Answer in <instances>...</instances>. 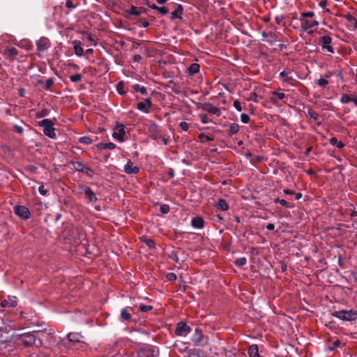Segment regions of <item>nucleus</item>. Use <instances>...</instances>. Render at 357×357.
<instances>
[{"label": "nucleus", "mask_w": 357, "mask_h": 357, "mask_svg": "<svg viewBox=\"0 0 357 357\" xmlns=\"http://www.w3.org/2000/svg\"><path fill=\"white\" fill-rule=\"evenodd\" d=\"M266 229L268 230L272 231L275 229V225L272 223H269L266 225Z\"/></svg>", "instance_id": "62"}, {"label": "nucleus", "mask_w": 357, "mask_h": 357, "mask_svg": "<svg viewBox=\"0 0 357 357\" xmlns=\"http://www.w3.org/2000/svg\"><path fill=\"white\" fill-rule=\"evenodd\" d=\"M152 106V102L150 98H146L144 101L139 102L137 105V109L143 113L148 114Z\"/></svg>", "instance_id": "9"}, {"label": "nucleus", "mask_w": 357, "mask_h": 357, "mask_svg": "<svg viewBox=\"0 0 357 357\" xmlns=\"http://www.w3.org/2000/svg\"><path fill=\"white\" fill-rule=\"evenodd\" d=\"M15 213L23 220H28L31 213L29 208L24 206H16L14 207Z\"/></svg>", "instance_id": "6"}, {"label": "nucleus", "mask_w": 357, "mask_h": 357, "mask_svg": "<svg viewBox=\"0 0 357 357\" xmlns=\"http://www.w3.org/2000/svg\"><path fill=\"white\" fill-rule=\"evenodd\" d=\"M201 108L203 110H204L211 114H215L216 116H220V114L219 109L218 107L213 106L211 103L205 102L202 105Z\"/></svg>", "instance_id": "15"}, {"label": "nucleus", "mask_w": 357, "mask_h": 357, "mask_svg": "<svg viewBox=\"0 0 357 357\" xmlns=\"http://www.w3.org/2000/svg\"><path fill=\"white\" fill-rule=\"evenodd\" d=\"M66 6L67 8H74V5H73V2L70 0H68L66 2Z\"/></svg>", "instance_id": "61"}, {"label": "nucleus", "mask_w": 357, "mask_h": 357, "mask_svg": "<svg viewBox=\"0 0 357 357\" xmlns=\"http://www.w3.org/2000/svg\"><path fill=\"white\" fill-rule=\"evenodd\" d=\"M275 203H279L282 206L286 207V208H289V204L287 203V202L284 199H280L279 198H277L275 199L274 201Z\"/></svg>", "instance_id": "44"}, {"label": "nucleus", "mask_w": 357, "mask_h": 357, "mask_svg": "<svg viewBox=\"0 0 357 357\" xmlns=\"http://www.w3.org/2000/svg\"><path fill=\"white\" fill-rule=\"evenodd\" d=\"M191 332V328L187 325L185 322L180 321L177 323L175 334L178 336L185 337L188 334Z\"/></svg>", "instance_id": "5"}, {"label": "nucleus", "mask_w": 357, "mask_h": 357, "mask_svg": "<svg viewBox=\"0 0 357 357\" xmlns=\"http://www.w3.org/2000/svg\"><path fill=\"white\" fill-rule=\"evenodd\" d=\"M166 277L170 281H174L177 278L176 275L174 273H168Z\"/></svg>", "instance_id": "49"}, {"label": "nucleus", "mask_w": 357, "mask_h": 357, "mask_svg": "<svg viewBox=\"0 0 357 357\" xmlns=\"http://www.w3.org/2000/svg\"><path fill=\"white\" fill-rule=\"evenodd\" d=\"M38 191H39L40 194L42 195H46V194H47V190L45 188V186H44L43 184H41L39 186Z\"/></svg>", "instance_id": "52"}, {"label": "nucleus", "mask_w": 357, "mask_h": 357, "mask_svg": "<svg viewBox=\"0 0 357 357\" xmlns=\"http://www.w3.org/2000/svg\"><path fill=\"white\" fill-rule=\"evenodd\" d=\"M20 338L22 344L26 347L33 345L36 340L35 335L32 333H24L21 335Z\"/></svg>", "instance_id": "10"}, {"label": "nucleus", "mask_w": 357, "mask_h": 357, "mask_svg": "<svg viewBox=\"0 0 357 357\" xmlns=\"http://www.w3.org/2000/svg\"><path fill=\"white\" fill-rule=\"evenodd\" d=\"M285 98V94L282 92L273 91L272 92L271 100L273 102H277L278 100H283Z\"/></svg>", "instance_id": "21"}, {"label": "nucleus", "mask_w": 357, "mask_h": 357, "mask_svg": "<svg viewBox=\"0 0 357 357\" xmlns=\"http://www.w3.org/2000/svg\"><path fill=\"white\" fill-rule=\"evenodd\" d=\"M234 107L238 111V112H241L242 111V107H241V102L236 100L234 102Z\"/></svg>", "instance_id": "48"}, {"label": "nucleus", "mask_w": 357, "mask_h": 357, "mask_svg": "<svg viewBox=\"0 0 357 357\" xmlns=\"http://www.w3.org/2000/svg\"><path fill=\"white\" fill-rule=\"evenodd\" d=\"M179 126L180 128L183 130V131H187L189 128V125L188 123L185 122V121H182L179 123Z\"/></svg>", "instance_id": "51"}, {"label": "nucleus", "mask_w": 357, "mask_h": 357, "mask_svg": "<svg viewBox=\"0 0 357 357\" xmlns=\"http://www.w3.org/2000/svg\"><path fill=\"white\" fill-rule=\"evenodd\" d=\"M72 165L73 168L78 172H82L86 174H90V173L91 172V169L89 167H86L82 162L73 161Z\"/></svg>", "instance_id": "11"}, {"label": "nucleus", "mask_w": 357, "mask_h": 357, "mask_svg": "<svg viewBox=\"0 0 357 357\" xmlns=\"http://www.w3.org/2000/svg\"><path fill=\"white\" fill-rule=\"evenodd\" d=\"M333 75V73L331 72V71H327L325 74H324V78L328 80V79L331 78Z\"/></svg>", "instance_id": "58"}, {"label": "nucleus", "mask_w": 357, "mask_h": 357, "mask_svg": "<svg viewBox=\"0 0 357 357\" xmlns=\"http://www.w3.org/2000/svg\"><path fill=\"white\" fill-rule=\"evenodd\" d=\"M200 66L197 63H192L188 68V72L190 75H194L199 71Z\"/></svg>", "instance_id": "24"}, {"label": "nucleus", "mask_w": 357, "mask_h": 357, "mask_svg": "<svg viewBox=\"0 0 357 357\" xmlns=\"http://www.w3.org/2000/svg\"><path fill=\"white\" fill-rule=\"evenodd\" d=\"M90 188L84 185H79L77 186V193L80 195H86L89 190Z\"/></svg>", "instance_id": "30"}, {"label": "nucleus", "mask_w": 357, "mask_h": 357, "mask_svg": "<svg viewBox=\"0 0 357 357\" xmlns=\"http://www.w3.org/2000/svg\"><path fill=\"white\" fill-rule=\"evenodd\" d=\"M46 114H47V113L45 112H41L40 113H38L36 116L38 118H41L43 116H45Z\"/></svg>", "instance_id": "64"}, {"label": "nucleus", "mask_w": 357, "mask_h": 357, "mask_svg": "<svg viewBox=\"0 0 357 357\" xmlns=\"http://www.w3.org/2000/svg\"><path fill=\"white\" fill-rule=\"evenodd\" d=\"M73 45L74 52L76 56L81 57L84 54V49L82 47V43L79 40H75L72 43Z\"/></svg>", "instance_id": "17"}, {"label": "nucleus", "mask_w": 357, "mask_h": 357, "mask_svg": "<svg viewBox=\"0 0 357 357\" xmlns=\"http://www.w3.org/2000/svg\"><path fill=\"white\" fill-rule=\"evenodd\" d=\"M218 208L222 211H227L228 209V205L225 199H220L217 204Z\"/></svg>", "instance_id": "29"}, {"label": "nucleus", "mask_w": 357, "mask_h": 357, "mask_svg": "<svg viewBox=\"0 0 357 357\" xmlns=\"http://www.w3.org/2000/svg\"><path fill=\"white\" fill-rule=\"evenodd\" d=\"M126 134L124 126L122 124L117 125L114 129V132L112 133V137L115 139L118 140L119 142H123L124 141V135Z\"/></svg>", "instance_id": "8"}, {"label": "nucleus", "mask_w": 357, "mask_h": 357, "mask_svg": "<svg viewBox=\"0 0 357 357\" xmlns=\"http://www.w3.org/2000/svg\"><path fill=\"white\" fill-rule=\"evenodd\" d=\"M236 355H237V354L233 353L232 351H229V352L225 353L226 357H233V356H236Z\"/></svg>", "instance_id": "63"}, {"label": "nucleus", "mask_w": 357, "mask_h": 357, "mask_svg": "<svg viewBox=\"0 0 357 357\" xmlns=\"http://www.w3.org/2000/svg\"><path fill=\"white\" fill-rule=\"evenodd\" d=\"M301 24V29L303 31H306L309 34L314 33L313 28L319 25V22L315 20H308L304 18H299Z\"/></svg>", "instance_id": "4"}, {"label": "nucleus", "mask_w": 357, "mask_h": 357, "mask_svg": "<svg viewBox=\"0 0 357 357\" xmlns=\"http://www.w3.org/2000/svg\"><path fill=\"white\" fill-rule=\"evenodd\" d=\"M192 226L196 229H202L204 227V220L200 216H197L192 220Z\"/></svg>", "instance_id": "20"}, {"label": "nucleus", "mask_w": 357, "mask_h": 357, "mask_svg": "<svg viewBox=\"0 0 357 357\" xmlns=\"http://www.w3.org/2000/svg\"><path fill=\"white\" fill-rule=\"evenodd\" d=\"M138 307L143 312H147L153 309L151 305H146L143 304H139Z\"/></svg>", "instance_id": "38"}, {"label": "nucleus", "mask_w": 357, "mask_h": 357, "mask_svg": "<svg viewBox=\"0 0 357 357\" xmlns=\"http://www.w3.org/2000/svg\"><path fill=\"white\" fill-rule=\"evenodd\" d=\"M160 211L163 214H167L169 211V206L167 204H163L160 206Z\"/></svg>", "instance_id": "45"}, {"label": "nucleus", "mask_w": 357, "mask_h": 357, "mask_svg": "<svg viewBox=\"0 0 357 357\" xmlns=\"http://www.w3.org/2000/svg\"><path fill=\"white\" fill-rule=\"evenodd\" d=\"M321 42L323 49H326L327 51L331 54L334 53L333 47L330 45V44L331 43V38L330 36H324L321 37Z\"/></svg>", "instance_id": "16"}, {"label": "nucleus", "mask_w": 357, "mask_h": 357, "mask_svg": "<svg viewBox=\"0 0 357 357\" xmlns=\"http://www.w3.org/2000/svg\"><path fill=\"white\" fill-rule=\"evenodd\" d=\"M160 14L162 15H166L168 13V10L165 7H159L157 10Z\"/></svg>", "instance_id": "54"}, {"label": "nucleus", "mask_w": 357, "mask_h": 357, "mask_svg": "<svg viewBox=\"0 0 357 357\" xmlns=\"http://www.w3.org/2000/svg\"><path fill=\"white\" fill-rule=\"evenodd\" d=\"M84 195L87 197L89 201L91 202H96L98 199L96 194L91 190V188L89 189L88 192Z\"/></svg>", "instance_id": "27"}, {"label": "nucleus", "mask_w": 357, "mask_h": 357, "mask_svg": "<svg viewBox=\"0 0 357 357\" xmlns=\"http://www.w3.org/2000/svg\"><path fill=\"white\" fill-rule=\"evenodd\" d=\"M70 342H79L83 340V336L79 333H70L67 335Z\"/></svg>", "instance_id": "19"}, {"label": "nucleus", "mask_w": 357, "mask_h": 357, "mask_svg": "<svg viewBox=\"0 0 357 357\" xmlns=\"http://www.w3.org/2000/svg\"><path fill=\"white\" fill-rule=\"evenodd\" d=\"M183 13V7L181 5H178L176 9L172 13L171 18H181V14Z\"/></svg>", "instance_id": "23"}, {"label": "nucleus", "mask_w": 357, "mask_h": 357, "mask_svg": "<svg viewBox=\"0 0 357 357\" xmlns=\"http://www.w3.org/2000/svg\"><path fill=\"white\" fill-rule=\"evenodd\" d=\"M341 102L346 104L351 101V98L347 94H343L340 100Z\"/></svg>", "instance_id": "43"}, {"label": "nucleus", "mask_w": 357, "mask_h": 357, "mask_svg": "<svg viewBox=\"0 0 357 357\" xmlns=\"http://www.w3.org/2000/svg\"><path fill=\"white\" fill-rule=\"evenodd\" d=\"M314 13L312 11L303 12L301 13L300 18L307 19L308 17H313Z\"/></svg>", "instance_id": "40"}, {"label": "nucleus", "mask_w": 357, "mask_h": 357, "mask_svg": "<svg viewBox=\"0 0 357 357\" xmlns=\"http://www.w3.org/2000/svg\"><path fill=\"white\" fill-rule=\"evenodd\" d=\"M121 318L122 320H130V314L128 312L127 308H123L121 312Z\"/></svg>", "instance_id": "31"}, {"label": "nucleus", "mask_w": 357, "mask_h": 357, "mask_svg": "<svg viewBox=\"0 0 357 357\" xmlns=\"http://www.w3.org/2000/svg\"><path fill=\"white\" fill-rule=\"evenodd\" d=\"M280 77L283 78L284 81H288L290 77H289V73L286 71H282L280 73Z\"/></svg>", "instance_id": "50"}, {"label": "nucleus", "mask_w": 357, "mask_h": 357, "mask_svg": "<svg viewBox=\"0 0 357 357\" xmlns=\"http://www.w3.org/2000/svg\"><path fill=\"white\" fill-rule=\"evenodd\" d=\"M335 317L344 321H354L357 319V312L354 310H341L335 312L333 314Z\"/></svg>", "instance_id": "3"}, {"label": "nucleus", "mask_w": 357, "mask_h": 357, "mask_svg": "<svg viewBox=\"0 0 357 357\" xmlns=\"http://www.w3.org/2000/svg\"><path fill=\"white\" fill-rule=\"evenodd\" d=\"M202 338H203V335H202V330L197 328L195 330L192 337L191 338L192 341L195 344H199L202 341Z\"/></svg>", "instance_id": "18"}, {"label": "nucleus", "mask_w": 357, "mask_h": 357, "mask_svg": "<svg viewBox=\"0 0 357 357\" xmlns=\"http://www.w3.org/2000/svg\"><path fill=\"white\" fill-rule=\"evenodd\" d=\"M239 125L237 123H231L229 126V135H235L239 131Z\"/></svg>", "instance_id": "25"}, {"label": "nucleus", "mask_w": 357, "mask_h": 357, "mask_svg": "<svg viewBox=\"0 0 357 357\" xmlns=\"http://www.w3.org/2000/svg\"><path fill=\"white\" fill-rule=\"evenodd\" d=\"M149 131L150 132L151 137L159 142V139L160 138V129L158 125L155 123H152L149 126Z\"/></svg>", "instance_id": "13"}, {"label": "nucleus", "mask_w": 357, "mask_h": 357, "mask_svg": "<svg viewBox=\"0 0 357 357\" xmlns=\"http://www.w3.org/2000/svg\"><path fill=\"white\" fill-rule=\"evenodd\" d=\"M199 117L202 123L206 124L213 122V121L208 119L206 114H201L199 115Z\"/></svg>", "instance_id": "36"}, {"label": "nucleus", "mask_w": 357, "mask_h": 357, "mask_svg": "<svg viewBox=\"0 0 357 357\" xmlns=\"http://www.w3.org/2000/svg\"><path fill=\"white\" fill-rule=\"evenodd\" d=\"M78 142L84 145H89L92 143V139L89 137H81L78 139Z\"/></svg>", "instance_id": "32"}, {"label": "nucleus", "mask_w": 357, "mask_h": 357, "mask_svg": "<svg viewBox=\"0 0 357 357\" xmlns=\"http://www.w3.org/2000/svg\"><path fill=\"white\" fill-rule=\"evenodd\" d=\"M129 13L132 15H139L140 13L139 10H137V9L132 6L130 10H129Z\"/></svg>", "instance_id": "53"}, {"label": "nucleus", "mask_w": 357, "mask_h": 357, "mask_svg": "<svg viewBox=\"0 0 357 357\" xmlns=\"http://www.w3.org/2000/svg\"><path fill=\"white\" fill-rule=\"evenodd\" d=\"M247 263V259L245 257H240L236 259L235 264L238 266H242Z\"/></svg>", "instance_id": "39"}, {"label": "nucleus", "mask_w": 357, "mask_h": 357, "mask_svg": "<svg viewBox=\"0 0 357 357\" xmlns=\"http://www.w3.org/2000/svg\"><path fill=\"white\" fill-rule=\"evenodd\" d=\"M257 95L256 93L255 92H252L250 93V98H249V100H253V101H257Z\"/></svg>", "instance_id": "57"}, {"label": "nucleus", "mask_w": 357, "mask_h": 357, "mask_svg": "<svg viewBox=\"0 0 357 357\" xmlns=\"http://www.w3.org/2000/svg\"><path fill=\"white\" fill-rule=\"evenodd\" d=\"M133 89L135 91L139 92L142 95L147 94L146 89L144 86L139 85V84H134Z\"/></svg>", "instance_id": "26"}, {"label": "nucleus", "mask_w": 357, "mask_h": 357, "mask_svg": "<svg viewBox=\"0 0 357 357\" xmlns=\"http://www.w3.org/2000/svg\"><path fill=\"white\" fill-rule=\"evenodd\" d=\"M199 139L202 142H210L213 140V138L208 137L204 133H201L199 135Z\"/></svg>", "instance_id": "37"}, {"label": "nucleus", "mask_w": 357, "mask_h": 357, "mask_svg": "<svg viewBox=\"0 0 357 357\" xmlns=\"http://www.w3.org/2000/svg\"><path fill=\"white\" fill-rule=\"evenodd\" d=\"M36 47L37 51L40 54L50 48V42L48 38L42 37L36 41Z\"/></svg>", "instance_id": "7"}, {"label": "nucleus", "mask_w": 357, "mask_h": 357, "mask_svg": "<svg viewBox=\"0 0 357 357\" xmlns=\"http://www.w3.org/2000/svg\"><path fill=\"white\" fill-rule=\"evenodd\" d=\"M133 59L135 62H139L142 59V56L139 54H135Z\"/></svg>", "instance_id": "60"}, {"label": "nucleus", "mask_w": 357, "mask_h": 357, "mask_svg": "<svg viewBox=\"0 0 357 357\" xmlns=\"http://www.w3.org/2000/svg\"><path fill=\"white\" fill-rule=\"evenodd\" d=\"M327 4L328 1L326 0H321L319 3V6L322 8H324L327 6Z\"/></svg>", "instance_id": "56"}, {"label": "nucleus", "mask_w": 357, "mask_h": 357, "mask_svg": "<svg viewBox=\"0 0 357 357\" xmlns=\"http://www.w3.org/2000/svg\"><path fill=\"white\" fill-rule=\"evenodd\" d=\"M17 301L15 296H9L7 299L3 300L0 305L1 307H14L17 305Z\"/></svg>", "instance_id": "12"}, {"label": "nucleus", "mask_w": 357, "mask_h": 357, "mask_svg": "<svg viewBox=\"0 0 357 357\" xmlns=\"http://www.w3.org/2000/svg\"><path fill=\"white\" fill-rule=\"evenodd\" d=\"M5 52L9 56H15L18 54L17 50L14 47H8Z\"/></svg>", "instance_id": "33"}, {"label": "nucleus", "mask_w": 357, "mask_h": 357, "mask_svg": "<svg viewBox=\"0 0 357 357\" xmlns=\"http://www.w3.org/2000/svg\"><path fill=\"white\" fill-rule=\"evenodd\" d=\"M158 354L159 351L157 347L151 345H144L138 349L136 357H158Z\"/></svg>", "instance_id": "1"}, {"label": "nucleus", "mask_w": 357, "mask_h": 357, "mask_svg": "<svg viewBox=\"0 0 357 357\" xmlns=\"http://www.w3.org/2000/svg\"><path fill=\"white\" fill-rule=\"evenodd\" d=\"M70 79L72 82H78L82 79V75L80 74H75L70 76Z\"/></svg>", "instance_id": "42"}, {"label": "nucleus", "mask_w": 357, "mask_h": 357, "mask_svg": "<svg viewBox=\"0 0 357 357\" xmlns=\"http://www.w3.org/2000/svg\"><path fill=\"white\" fill-rule=\"evenodd\" d=\"M330 143L331 145L336 146L337 148L340 149L344 146V144L342 142L338 141L336 137H332L330 140Z\"/></svg>", "instance_id": "28"}, {"label": "nucleus", "mask_w": 357, "mask_h": 357, "mask_svg": "<svg viewBox=\"0 0 357 357\" xmlns=\"http://www.w3.org/2000/svg\"><path fill=\"white\" fill-rule=\"evenodd\" d=\"M307 115L314 120H317L318 119V114L312 109H309L307 111Z\"/></svg>", "instance_id": "46"}, {"label": "nucleus", "mask_w": 357, "mask_h": 357, "mask_svg": "<svg viewBox=\"0 0 357 357\" xmlns=\"http://www.w3.org/2000/svg\"><path fill=\"white\" fill-rule=\"evenodd\" d=\"M98 149H109L112 150L116 148V145L112 142L100 143L97 145Z\"/></svg>", "instance_id": "22"}, {"label": "nucleus", "mask_w": 357, "mask_h": 357, "mask_svg": "<svg viewBox=\"0 0 357 357\" xmlns=\"http://www.w3.org/2000/svg\"><path fill=\"white\" fill-rule=\"evenodd\" d=\"M241 121L243 123H248L250 121V117L248 114H241Z\"/></svg>", "instance_id": "47"}, {"label": "nucleus", "mask_w": 357, "mask_h": 357, "mask_svg": "<svg viewBox=\"0 0 357 357\" xmlns=\"http://www.w3.org/2000/svg\"><path fill=\"white\" fill-rule=\"evenodd\" d=\"M14 129L19 134H22L23 132V131H24L23 128L22 126H17V125H15L14 126Z\"/></svg>", "instance_id": "55"}, {"label": "nucleus", "mask_w": 357, "mask_h": 357, "mask_svg": "<svg viewBox=\"0 0 357 357\" xmlns=\"http://www.w3.org/2000/svg\"><path fill=\"white\" fill-rule=\"evenodd\" d=\"M124 172L128 174H136L139 172V168L134 165L131 160H128L124 166Z\"/></svg>", "instance_id": "14"}, {"label": "nucleus", "mask_w": 357, "mask_h": 357, "mask_svg": "<svg viewBox=\"0 0 357 357\" xmlns=\"http://www.w3.org/2000/svg\"><path fill=\"white\" fill-rule=\"evenodd\" d=\"M161 140L164 145H167L168 144L169 139L167 138L163 137L160 136L159 141Z\"/></svg>", "instance_id": "59"}, {"label": "nucleus", "mask_w": 357, "mask_h": 357, "mask_svg": "<svg viewBox=\"0 0 357 357\" xmlns=\"http://www.w3.org/2000/svg\"><path fill=\"white\" fill-rule=\"evenodd\" d=\"M38 126L43 127L44 134L50 138L55 139L56 133L55 129L54 128V123L49 119H43L38 122Z\"/></svg>", "instance_id": "2"}, {"label": "nucleus", "mask_w": 357, "mask_h": 357, "mask_svg": "<svg viewBox=\"0 0 357 357\" xmlns=\"http://www.w3.org/2000/svg\"><path fill=\"white\" fill-rule=\"evenodd\" d=\"M314 82L321 87H325L328 84V81L325 78H320L315 80Z\"/></svg>", "instance_id": "35"}, {"label": "nucleus", "mask_w": 357, "mask_h": 357, "mask_svg": "<svg viewBox=\"0 0 357 357\" xmlns=\"http://www.w3.org/2000/svg\"><path fill=\"white\" fill-rule=\"evenodd\" d=\"M142 241L144 242V243L150 248H153L155 247L154 241L151 238H147L144 237L142 238Z\"/></svg>", "instance_id": "34"}, {"label": "nucleus", "mask_w": 357, "mask_h": 357, "mask_svg": "<svg viewBox=\"0 0 357 357\" xmlns=\"http://www.w3.org/2000/svg\"><path fill=\"white\" fill-rule=\"evenodd\" d=\"M123 86L124 84L122 82H120L117 84L116 90L119 94L123 95L126 93L125 91L123 90Z\"/></svg>", "instance_id": "41"}]
</instances>
